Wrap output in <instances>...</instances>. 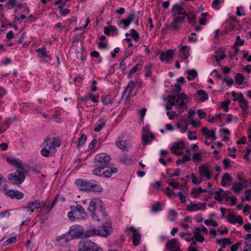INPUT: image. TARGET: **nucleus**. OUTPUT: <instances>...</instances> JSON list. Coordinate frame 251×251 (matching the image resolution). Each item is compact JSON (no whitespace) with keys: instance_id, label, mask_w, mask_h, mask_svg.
<instances>
[{"instance_id":"47","label":"nucleus","mask_w":251,"mask_h":251,"mask_svg":"<svg viewBox=\"0 0 251 251\" xmlns=\"http://www.w3.org/2000/svg\"><path fill=\"white\" fill-rule=\"evenodd\" d=\"M75 52L76 54V57L78 59H80L82 61L85 59L86 56L85 55H83L81 50H79L77 49L75 50Z\"/></svg>"},{"instance_id":"38","label":"nucleus","mask_w":251,"mask_h":251,"mask_svg":"<svg viewBox=\"0 0 251 251\" xmlns=\"http://www.w3.org/2000/svg\"><path fill=\"white\" fill-rule=\"evenodd\" d=\"M58 8L59 9V12L62 16H65L67 14H69L70 12V10L69 9H64L63 7V6L59 5L58 6Z\"/></svg>"},{"instance_id":"55","label":"nucleus","mask_w":251,"mask_h":251,"mask_svg":"<svg viewBox=\"0 0 251 251\" xmlns=\"http://www.w3.org/2000/svg\"><path fill=\"white\" fill-rule=\"evenodd\" d=\"M57 199L58 197L56 196L51 203V207H50L49 205L46 206V209H47L48 212H49L53 207L57 201Z\"/></svg>"},{"instance_id":"40","label":"nucleus","mask_w":251,"mask_h":251,"mask_svg":"<svg viewBox=\"0 0 251 251\" xmlns=\"http://www.w3.org/2000/svg\"><path fill=\"white\" fill-rule=\"evenodd\" d=\"M245 41L243 39L240 38V36L238 35L236 38V42L233 45V47L235 48L238 46H242L244 45Z\"/></svg>"},{"instance_id":"17","label":"nucleus","mask_w":251,"mask_h":251,"mask_svg":"<svg viewBox=\"0 0 251 251\" xmlns=\"http://www.w3.org/2000/svg\"><path fill=\"white\" fill-rule=\"evenodd\" d=\"M174 52L172 50H168L166 51H162L159 54V58L162 61H169L172 58Z\"/></svg>"},{"instance_id":"3","label":"nucleus","mask_w":251,"mask_h":251,"mask_svg":"<svg viewBox=\"0 0 251 251\" xmlns=\"http://www.w3.org/2000/svg\"><path fill=\"white\" fill-rule=\"evenodd\" d=\"M188 97L184 93L177 94V96L170 95L167 97L166 100L168 103L171 105H178L183 107L185 103L188 101Z\"/></svg>"},{"instance_id":"22","label":"nucleus","mask_w":251,"mask_h":251,"mask_svg":"<svg viewBox=\"0 0 251 251\" xmlns=\"http://www.w3.org/2000/svg\"><path fill=\"white\" fill-rule=\"evenodd\" d=\"M205 203L199 202L195 204H191L187 206V210L189 211L203 210L205 208Z\"/></svg>"},{"instance_id":"59","label":"nucleus","mask_w":251,"mask_h":251,"mask_svg":"<svg viewBox=\"0 0 251 251\" xmlns=\"http://www.w3.org/2000/svg\"><path fill=\"white\" fill-rule=\"evenodd\" d=\"M204 224L207 226H209L210 225L213 226H218V223L213 220H206L204 221Z\"/></svg>"},{"instance_id":"45","label":"nucleus","mask_w":251,"mask_h":251,"mask_svg":"<svg viewBox=\"0 0 251 251\" xmlns=\"http://www.w3.org/2000/svg\"><path fill=\"white\" fill-rule=\"evenodd\" d=\"M130 35L135 41H137L139 38V35L134 29H131L130 30Z\"/></svg>"},{"instance_id":"10","label":"nucleus","mask_w":251,"mask_h":251,"mask_svg":"<svg viewBox=\"0 0 251 251\" xmlns=\"http://www.w3.org/2000/svg\"><path fill=\"white\" fill-rule=\"evenodd\" d=\"M153 134L147 128L144 127L142 133V142L144 146L150 144L154 139Z\"/></svg>"},{"instance_id":"51","label":"nucleus","mask_w":251,"mask_h":251,"mask_svg":"<svg viewBox=\"0 0 251 251\" xmlns=\"http://www.w3.org/2000/svg\"><path fill=\"white\" fill-rule=\"evenodd\" d=\"M214 57L215 58L217 62H219L222 60H223L226 57V55L225 53H222L221 54H216L214 55Z\"/></svg>"},{"instance_id":"36","label":"nucleus","mask_w":251,"mask_h":251,"mask_svg":"<svg viewBox=\"0 0 251 251\" xmlns=\"http://www.w3.org/2000/svg\"><path fill=\"white\" fill-rule=\"evenodd\" d=\"M105 126V123L104 121H100L97 122V125L95 127L94 130L95 132H99Z\"/></svg>"},{"instance_id":"60","label":"nucleus","mask_w":251,"mask_h":251,"mask_svg":"<svg viewBox=\"0 0 251 251\" xmlns=\"http://www.w3.org/2000/svg\"><path fill=\"white\" fill-rule=\"evenodd\" d=\"M202 157V155L201 153H196L194 154L193 156V160L194 161H199Z\"/></svg>"},{"instance_id":"54","label":"nucleus","mask_w":251,"mask_h":251,"mask_svg":"<svg viewBox=\"0 0 251 251\" xmlns=\"http://www.w3.org/2000/svg\"><path fill=\"white\" fill-rule=\"evenodd\" d=\"M161 210L160 203L157 202L153 205L151 207V210L153 212H156Z\"/></svg>"},{"instance_id":"11","label":"nucleus","mask_w":251,"mask_h":251,"mask_svg":"<svg viewBox=\"0 0 251 251\" xmlns=\"http://www.w3.org/2000/svg\"><path fill=\"white\" fill-rule=\"evenodd\" d=\"M172 11L174 18L182 17V16L185 17L187 15V13L184 9L178 4L173 6Z\"/></svg>"},{"instance_id":"57","label":"nucleus","mask_w":251,"mask_h":251,"mask_svg":"<svg viewBox=\"0 0 251 251\" xmlns=\"http://www.w3.org/2000/svg\"><path fill=\"white\" fill-rule=\"evenodd\" d=\"M230 162H231V161L229 159L225 158L223 161V163L224 165V168L225 169H227L229 167V166H230Z\"/></svg>"},{"instance_id":"12","label":"nucleus","mask_w":251,"mask_h":251,"mask_svg":"<svg viewBox=\"0 0 251 251\" xmlns=\"http://www.w3.org/2000/svg\"><path fill=\"white\" fill-rule=\"evenodd\" d=\"M44 141L48 144L49 149H52L53 152H56V147H59L61 145V141L59 139L54 138L52 141L49 137H47L45 138Z\"/></svg>"},{"instance_id":"35","label":"nucleus","mask_w":251,"mask_h":251,"mask_svg":"<svg viewBox=\"0 0 251 251\" xmlns=\"http://www.w3.org/2000/svg\"><path fill=\"white\" fill-rule=\"evenodd\" d=\"M188 21L189 23L195 24L196 23V16L193 12H190L189 14L187 13L186 15Z\"/></svg>"},{"instance_id":"39","label":"nucleus","mask_w":251,"mask_h":251,"mask_svg":"<svg viewBox=\"0 0 251 251\" xmlns=\"http://www.w3.org/2000/svg\"><path fill=\"white\" fill-rule=\"evenodd\" d=\"M71 209L72 211L68 213V217L71 221H74L76 219V216L75 215V210L73 206L71 207Z\"/></svg>"},{"instance_id":"18","label":"nucleus","mask_w":251,"mask_h":251,"mask_svg":"<svg viewBox=\"0 0 251 251\" xmlns=\"http://www.w3.org/2000/svg\"><path fill=\"white\" fill-rule=\"evenodd\" d=\"M41 147L42 148L41 153L45 157H49L50 154L52 156L53 154L55 153V152H52V149H49L48 144L45 141L41 144Z\"/></svg>"},{"instance_id":"29","label":"nucleus","mask_w":251,"mask_h":251,"mask_svg":"<svg viewBox=\"0 0 251 251\" xmlns=\"http://www.w3.org/2000/svg\"><path fill=\"white\" fill-rule=\"evenodd\" d=\"M189 47L187 46H182L180 49V56L184 59L187 58L189 55Z\"/></svg>"},{"instance_id":"15","label":"nucleus","mask_w":251,"mask_h":251,"mask_svg":"<svg viewBox=\"0 0 251 251\" xmlns=\"http://www.w3.org/2000/svg\"><path fill=\"white\" fill-rule=\"evenodd\" d=\"M166 248L170 251H180L179 245L176 239L169 240L166 244Z\"/></svg>"},{"instance_id":"62","label":"nucleus","mask_w":251,"mask_h":251,"mask_svg":"<svg viewBox=\"0 0 251 251\" xmlns=\"http://www.w3.org/2000/svg\"><path fill=\"white\" fill-rule=\"evenodd\" d=\"M120 23L123 24L124 26L125 29H126L127 27L129 25L131 22H129V21L127 19V18L123 19L120 21Z\"/></svg>"},{"instance_id":"13","label":"nucleus","mask_w":251,"mask_h":251,"mask_svg":"<svg viewBox=\"0 0 251 251\" xmlns=\"http://www.w3.org/2000/svg\"><path fill=\"white\" fill-rule=\"evenodd\" d=\"M198 171L202 177H204L207 179L211 178L212 172L210 171L209 166L206 164L201 165L199 167Z\"/></svg>"},{"instance_id":"1","label":"nucleus","mask_w":251,"mask_h":251,"mask_svg":"<svg viewBox=\"0 0 251 251\" xmlns=\"http://www.w3.org/2000/svg\"><path fill=\"white\" fill-rule=\"evenodd\" d=\"M88 210L91 213V216L94 221L104 222L107 214L103 206L101 200L92 199L89 203Z\"/></svg>"},{"instance_id":"44","label":"nucleus","mask_w":251,"mask_h":251,"mask_svg":"<svg viewBox=\"0 0 251 251\" xmlns=\"http://www.w3.org/2000/svg\"><path fill=\"white\" fill-rule=\"evenodd\" d=\"M169 185L172 186L174 189H178L179 187V183L175 182L174 179H170L168 182Z\"/></svg>"},{"instance_id":"30","label":"nucleus","mask_w":251,"mask_h":251,"mask_svg":"<svg viewBox=\"0 0 251 251\" xmlns=\"http://www.w3.org/2000/svg\"><path fill=\"white\" fill-rule=\"evenodd\" d=\"M126 18L129 21V22L131 23L132 22L134 21L136 25H139V18L138 16L136 15L134 12L132 11L130 12Z\"/></svg>"},{"instance_id":"46","label":"nucleus","mask_w":251,"mask_h":251,"mask_svg":"<svg viewBox=\"0 0 251 251\" xmlns=\"http://www.w3.org/2000/svg\"><path fill=\"white\" fill-rule=\"evenodd\" d=\"M101 101L104 105H107L110 103L111 99L108 96H106L101 98Z\"/></svg>"},{"instance_id":"32","label":"nucleus","mask_w":251,"mask_h":251,"mask_svg":"<svg viewBox=\"0 0 251 251\" xmlns=\"http://www.w3.org/2000/svg\"><path fill=\"white\" fill-rule=\"evenodd\" d=\"M209 192L205 189H202L201 187H199L198 189L197 188H194L191 192L192 194L194 195V197L197 198L200 194L207 193Z\"/></svg>"},{"instance_id":"6","label":"nucleus","mask_w":251,"mask_h":251,"mask_svg":"<svg viewBox=\"0 0 251 251\" xmlns=\"http://www.w3.org/2000/svg\"><path fill=\"white\" fill-rule=\"evenodd\" d=\"M111 160V157L105 153L97 154L94 159L95 166L97 167H105Z\"/></svg>"},{"instance_id":"37","label":"nucleus","mask_w":251,"mask_h":251,"mask_svg":"<svg viewBox=\"0 0 251 251\" xmlns=\"http://www.w3.org/2000/svg\"><path fill=\"white\" fill-rule=\"evenodd\" d=\"M97 167L98 168L93 170V174L95 175L102 176L103 169L105 167H103L102 166Z\"/></svg>"},{"instance_id":"28","label":"nucleus","mask_w":251,"mask_h":251,"mask_svg":"<svg viewBox=\"0 0 251 251\" xmlns=\"http://www.w3.org/2000/svg\"><path fill=\"white\" fill-rule=\"evenodd\" d=\"M216 243L221 245L222 248H226V245H230L232 244V242H230V240L227 238L217 239Z\"/></svg>"},{"instance_id":"5","label":"nucleus","mask_w":251,"mask_h":251,"mask_svg":"<svg viewBox=\"0 0 251 251\" xmlns=\"http://www.w3.org/2000/svg\"><path fill=\"white\" fill-rule=\"evenodd\" d=\"M78 251H103L98 245L90 240L81 241L79 244Z\"/></svg>"},{"instance_id":"8","label":"nucleus","mask_w":251,"mask_h":251,"mask_svg":"<svg viewBox=\"0 0 251 251\" xmlns=\"http://www.w3.org/2000/svg\"><path fill=\"white\" fill-rule=\"evenodd\" d=\"M25 178V175L23 172L20 170H17L14 174H9L8 176V179L13 184H20Z\"/></svg>"},{"instance_id":"16","label":"nucleus","mask_w":251,"mask_h":251,"mask_svg":"<svg viewBox=\"0 0 251 251\" xmlns=\"http://www.w3.org/2000/svg\"><path fill=\"white\" fill-rule=\"evenodd\" d=\"M116 143V145L123 151H128V149L131 147L130 144L126 140H123L121 137L117 138Z\"/></svg>"},{"instance_id":"23","label":"nucleus","mask_w":251,"mask_h":251,"mask_svg":"<svg viewBox=\"0 0 251 251\" xmlns=\"http://www.w3.org/2000/svg\"><path fill=\"white\" fill-rule=\"evenodd\" d=\"M36 52L38 54V56L41 58H42L45 61L48 62V58H49V56L47 54L46 49L45 48H41L36 50Z\"/></svg>"},{"instance_id":"31","label":"nucleus","mask_w":251,"mask_h":251,"mask_svg":"<svg viewBox=\"0 0 251 251\" xmlns=\"http://www.w3.org/2000/svg\"><path fill=\"white\" fill-rule=\"evenodd\" d=\"M184 148V144L182 142H175L173 144L171 148V150L172 152H175L179 150L182 149Z\"/></svg>"},{"instance_id":"26","label":"nucleus","mask_w":251,"mask_h":251,"mask_svg":"<svg viewBox=\"0 0 251 251\" xmlns=\"http://www.w3.org/2000/svg\"><path fill=\"white\" fill-rule=\"evenodd\" d=\"M135 83L134 81H130L127 86L126 87L125 90L123 93L122 97L123 98L124 96H126V97L130 96V92L132 90L134 86L135 85Z\"/></svg>"},{"instance_id":"64","label":"nucleus","mask_w":251,"mask_h":251,"mask_svg":"<svg viewBox=\"0 0 251 251\" xmlns=\"http://www.w3.org/2000/svg\"><path fill=\"white\" fill-rule=\"evenodd\" d=\"M17 241V239L15 236L12 237L8 239L5 242L6 244H11L15 243Z\"/></svg>"},{"instance_id":"33","label":"nucleus","mask_w":251,"mask_h":251,"mask_svg":"<svg viewBox=\"0 0 251 251\" xmlns=\"http://www.w3.org/2000/svg\"><path fill=\"white\" fill-rule=\"evenodd\" d=\"M99 97L100 96L98 95L97 96H96L95 95L92 94H88L87 96H85L84 98H82L81 100L82 101L84 100L85 99H88L89 100H90L93 102L97 103L99 102Z\"/></svg>"},{"instance_id":"63","label":"nucleus","mask_w":251,"mask_h":251,"mask_svg":"<svg viewBox=\"0 0 251 251\" xmlns=\"http://www.w3.org/2000/svg\"><path fill=\"white\" fill-rule=\"evenodd\" d=\"M188 74L189 75H190L193 77H196L198 76L197 72L194 69L189 70L188 71Z\"/></svg>"},{"instance_id":"14","label":"nucleus","mask_w":251,"mask_h":251,"mask_svg":"<svg viewBox=\"0 0 251 251\" xmlns=\"http://www.w3.org/2000/svg\"><path fill=\"white\" fill-rule=\"evenodd\" d=\"M73 208L75 210L74 212L77 219L83 220L87 218V215L80 204H77L75 207H73Z\"/></svg>"},{"instance_id":"52","label":"nucleus","mask_w":251,"mask_h":251,"mask_svg":"<svg viewBox=\"0 0 251 251\" xmlns=\"http://www.w3.org/2000/svg\"><path fill=\"white\" fill-rule=\"evenodd\" d=\"M176 196H178L181 203L185 204L186 202V200L185 197L183 195L182 192H179L177 193Z\"/></svg>"},{"instance_id":"49","label":"nucleus","mask_w":251,"mask_h":251,"mask_svg":"<svg viewBox=\"0 0 251 251\" xmlns=\"http://www.w3.org/2000/svg\"><path fill=\"white\" fill-rule=\"evenodd\" d=\"M166 194L169 197H176V194L169 187L166 188Z\"/></svg>"},{"instance_id":"58","label":"nucleus","mask_w":251,"mask_h":251,"mask_svg":"<svg viewBox=\"0 0 251 251\" xmlns=\"http://www.w3.org/2000/svg\"><path fill=\"white\" fill-rule=\"evenodd\" d=\"M191 176L192 182L194 184L199 185L202 182V180H198L197 177L195 176V175L194 174H192Z\"/></svg>"},{"instance_id":"20","label":"nucleus","mask_w":251,"mask_h":251,"mask_svg":"<svg viewBox=\"0 0 251 251\" xmlns=\"http://www.w3.org/2000/svg\"><path fill=\"white\" fill-rule=\"evenodd\" d=\"M6 195L12 199L16 198L17 200H21L24 197V194L20 191L9 190L6 192Z\"/></svg>"},{"instance_id":"48","label":"nucleus","mask_w":251,"mask_h":251,"mask_svg":"<svg viewBox=\"0 0 251 251\" xmlns=\"http://www.w3.org/2000/svg\"><path fill=\"white\" fill-rule=\"evenodd\" d=\"M242 188V185L239 183L235 184L232 187V189L236 193H239Z\"/></svg>"},{"instance_id":"43","label":"nucleus","mask_w":251,"mask_h":251,"mask_svg":"<svg viewBox=\"0 0 251 251\" xmlns=\"http://www.w3.org/2000/svg\"><path fill=\"white\" fill-rule=\"evenodd\" d=\"M228 222L232 224H234L236 222V215L234 214H229L228 216Z\"/></svg>"},{"instance_id":"24","label":"nucleus","mask_w":251,"mask_h":251,"mask_svg":"<svg viewBox=\"0 0 251 251\" xmlns=\"http://www.w3.org/2000/svg\"><path fill=\"white\" fill-rule=\"evenodd\" d=\"M239 103L240 104L241 108L242 109V115L244 117L248 113L249 102L246 100H240Z\"/></svg>"},{"instance_id":"61","label":"nucleus","mask_w":251,"mask_h":251,"mask_svg":"<svg viewBox=\"0 0 251 251\" xmlns=\"http://www.w3.org/2000/svg\"><path fill=\"white\" fill-rule=\"evenodd\" d=\"M175 89L174 90V95L177 96V94H179V92L181 90V87L178 84H176L174 85Z\"/></svg>"},{"instance_id":"21","label":"nucleus","mask_w":251,"mask_h":251,"mask_svg":"<svg viewBox=\"0 0 251 251\" xmlns=\"http://www.w3.org/2000/svg\"><path fill=\"white\" fill-rule=\"evenodd\" d=\"M69 231H74V236L77 237H79L82 234L83 228L79 225H74L70 227Z\"/></svg>"},{"instance_id":"42","label":"nucleus","mask_w":251,"mask_h":251,"mask_svg":"<svg viewBox=\"0 0 251 251\" xmlns=\"http://www.w3.org/2000/svg\"><path fill=\"white\" fill-rule=\"evenodd\" d=\"M87 137L85 134H83L81 135L79 139V142L77 145V148H79V146H81L84 144V143L86 141Z\"/></svg>"},{"instance_id":"9","label":"nucleus","mask_w":251,"mask_h":251,"mask_svg":"<svg viewBox=\"0 0 251 251\" xmlns=\"http://www.w3.org/2000/svg\"><path fill=\"white\" fill-rule=\"evenodd\" d=\"M126 231L128 232V235L132 234L133 245L135 246H138L140 243L141 236L137 230L134 227L130 226L126 229Z\"/></svg>"},{"instance_id":"2","label":"nucleus","mask_w":251,"mask_h":251,"mask_svg":"<svg viewBox=\"0 0 251 251\" xmlns=\"http://www.w3.org/2000/svg\"><path fill=\"white\" fill-rule=\"evenodd\" d=\"M75 184L81 191H92L94 192H100L102 191V187L94 180L84 181L81 179H77L75 180Z\"/></svg>"},{"instance_id":"34","label":"nucleus","mask_w":251,"mask_h":251,"mask_svg":"<svg viewBox=\"0 0 251 251\" xmlns=\"http://www.w3.org/2000/svg\"><path fill=\"white\" fill-rule=\"evenodd\" d=\"M198 94L201 96L200 100L201 101H205L208 99V95L206 92L203 90H200L198 91Z\"/></svg>"},{"instance_id":"7","label":"nucleus","mask_w":251,"mask_h":251,"mask_svg":"<svg viewBox=\"0 0 251 251\" xmlns=\"http://www.w3.org/2000/svg\"><path fill=\"white\" fill-rule=\"evenodd\" d=\"M46 202L44 201L36 200L32 202H29L27 205L24 207V210H27L30 214H31L35 209L45 206Z\"/></svg>"},{"instance_id":"27","label":"nucleus","mask_w":251,"mask_h":251,"mask_svg":"<svg viewBox=\"0 0 251 251\" xmlns=\"http://www.w3.org/2000/svg\"><path fill=\"white\" fill-rule=\"evenodd\" d=\"M118 169L116 167H108L105 170L103 171V176L108 177H110L113 174L118 173Z\"/></svg>"},{"instance_id":"56","label":"nucleus","mask_w":251,"mask_h":251,"mask_svg":"<svg viewBox=\"0 0 251 251\" xmlns=\"http://www.w3.org/2000/svg\"><path fill=\"white\" fill-rule=\"evenodd\" d=\"M57 199L58 197L56 196L51 203V207H50L49 205L46 206V209H47L48 212H49L53 207L57 201Z\"/></svg>"},{"instance_id":"50","label":"nucleus","mask_w":251,"mask_h":251,"mask_svg":"<svg viewBox=\"0 0 251 251\" xmlns=\"http://www.w3.org/2000/svg\"><path fill=\"white\" fill-rule=\"evenodd\" d=\"M222 179L223 180H225V181L226 182H230L232 180V177L230 176V175L228 173H226L223 175V176H222Z\"/></svg>"},{"instance_id":"4","label":"nucleus","mask_w":251,"mask_h":251,"mask_svg":"<svg viewBox=\"0 0 251 251\" xmlns=\"http://www.w3.org/2000/svg\"><path fill=\"white\" fill-rule=\"evenodd\" d=\"M112 227L111 226H103L100 229H90L85 232V236L89 237L94 235H98L102 237L108 236L109 233L111 231Z\"/></svg>"},{"instance_id":"25","label":"nucleus","mask_w":251,"mask_h":251,"mask_svg":"<svg viewBox=\"0 0 251 251\" xmlns=\"http://www.w3.org/2000/svg\"><path fill=\"white\" fill-rule=\"evenodd\" d=\"M202 133L205 135L207 138H211L212 140H215L216 139L215 131L213 130H209L207 127H204L201 130Z\"/></svg>"},{"instance_id":"41","label":"nucleus","mask_w":251,"mask_h":251,"mask_svg":"<svg viewBox=\"0 0 251 251\" xmlns=\"http://www.w3.org/2000/svg\"><path fill=\"white\" fill-rule=\"evenodd\" d=\"M188 124L185 122L184 124H177V127L180 129V131L182 133L185 132L187 130Z\"/></svg>"},{"instance_id":"53","label":"nucleus","mask_w":251,"mask_h":251,"mask_svg":"<svg viewBox=\"0 0 251 251\" xmlns=\"http://www.w3.org/2000/svg\"><path fill=\"white\" fill-rule=\"evenodd\" d=\"M169 214L172 216H173L174 218H170V221L171 222H173L175 220L177 216V212L173 209H171L169 211Z\"/></svg>"},{"instance_id":"19","label":"nucleus","mask_w":251,"mask_h":251,"mask_svg":"<svg viewBox=\"0 0 251 251\" xmlns=\"http://www.w3.org/2000/svg\"><path fill=\"white\" fill-rule=\"evenodd\" d=\"M185 20V16L182 17L174 18L172 23L171 24L170 28L173 30H178L179 28V23H183Z\"/></svg>"}]
</instances>
